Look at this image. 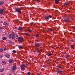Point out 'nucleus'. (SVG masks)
<instances>
[{
	"mask_svg": "<svg viewBox=\"0 0 75 75\" xmlns=\"http://www.w3.org/2000/svg\"><path fill=\"white\" fill-rule=\"evenodd\" d=\"M57 72L58 74H62V72H63V71L60 70V69H59L57 71Z\"/></svg>",
	"mask_w": 75,
	"mask_h": 75,
	"instance_id": "423d86ee",
	"label": "nucleus"
},
{
	"mask_svg": "<svg viewBox=\"0 0 75 75\" xmlns=\"http://www.w3.org/2000/svg\"><path fill=\"white\" fill-rule=\"evenodd\" d=\"M58 67H59V68H61V67L59 66H58Z\"/></svg>",
	"mask_w": 75,
	"mask_h": 75,
	"instance_id": "37998d69",
	"label": "nucleus"
},
{
	"mask_svg": "<svg viewBox=\"0 0 75 75\" xmlns=\"http://www.w3.org/2000/svg\"><path fill=\"white\" fill-rule=\"evenodd\" d=\"M74 45H71V49H74Z\"/></svg>",
	"mask_w": 75,
	"mask_h": 75,
	"instance_id": "bb28decb",
	"label": "nucleus"
},
{
	"mask_svg": "<svg viewBox=\"0 0 75 75\" xmlns=\"http://www.w3.org/2000/svg\"><path fill=\"white\" fill-rule=\"evenodd\" d=\"M30 74H31V73H30V72H28L27 73V75H30Z\"/></svg>",
	"mask_w": 75,
	"mask_h": 75,
	"instance_id": "7c9ffc66",
	"label": "nucleus"
},
{
	"mask_svg": "<svg viewBox=\"0 0 75 75\" xmlns=\"http://www.w3.org/2000/svg\"><path fill=\"white\" fill-rule=\"evenodd\" d=\"M46 31H50V29L49 28H47L46 30Z\"/></svg>",
	"mask_w": 75,
	"mask_h": 75,
	"instance_id": "b1692460",
	"label": "nucleus"
},
{
	"mask_svg": "<svg viewBox=\"0 0 75 75\" xmlns=\"http://www.w3.org/2000/svg\"><path fill=\"white\" fill-rule=\"evenodd\" d=\"M25 35H29V36H30V34H28V33H26Z\"/></svg>",
	"mask_w": 75,
	"mask_h": 75,
	"instance_id": "a878e982",
	"label": "nucleus"
},
{
	"mask_svg": "<svg viewBox=\"0 0 75 75\" xmlns=\"http://www.w3.org/2000/svg\"><path fill=\"white\" fill-rule=\"evenodd\" d=\"M18 40L19 42H21L23 41V38L22 37H19L18 38Z\"/></svg>",
	"mask_w": 75,
	"mask_h": 75,
	"instance_id": "20e7f679",
	"label": "nucleus"
},
{
	"mask_svg": "<svg viewBox=\"0 0 75 75\" xmlns=\"http://www.w3.org/2000/svg\"><path fill=\"white\" fill-rule=\"evenodd\" d=\"M51 31H53V29H51L49 30V32H51Z\"/></svg>",
	"mask_w": 75,
	"mask_h": 75,
	"instance_id": "c756f323",
	"label": "nucleus"
},
{
	"mask_svg": "<svg viewBox=\"0 0 75 75\" xmlns=\"http://www.w3.org/2000/svg\"><path fill=\"white\" fill-rule=\"evenodd\" d=\"M18 35H17V34H16V38H18Z\"/></svg>",
	"mask_w": 75,
	"mask_h": 75,
	"instance_id": "2f4dec72",
	"label": "nucleus"
},
{
	"mask_svg": "<svg viewBox=\"0 0 75 75\" xmlns=\"http://www.w3.org/2000/svg\"><path fill=\"white\" fill-rule=\"evenodd\" d=\"M18 48L19 49H22L23 47L22 46H18Z\"/></svg>",
	"mask_w": 75,
	"mask_h": 75,
	"instance_id": "aec40b11",
	"label": "nucleus"
},
{
	"mask_svg": "<svg viewBox=\"0 0 75 75\" xmlns=\"http://www.w3.org/2000/svg\"><path fill=\"white\" fill-rule=\"evenodd\" d=\"M12 52L13 53H16V52H17V51L16 50H13Z\"/></svg>",
	"mask_w": 75,
	"mask_h": 75,
	"instance_id": "393cba45",
	"label": "nucleus"
},
{
	"mask_svg": "<svg viewBox=\"0 0 75 75\" xmlns=\"http://www.w3.org/2000/svg\"><path fill=\"white\" fill-rule=\"evenodd\" d=\"M12 34L13 35V36L11 34H9V35L8 36L9 38H11L12 39H14V38H15V37H14V35H15V34H14V32H12Z\"/></svg>",
	"mask_w": 75,
	"mask_h": 75,
	"instance_id": "f257e3e1",
	"label": "nucleus"
},
{
	"mask_svg": "<svg viewBox=\"0 0 75 75\" xmlns=\"http://www.w3.org/2000/svg\"><path fill=\"white\" fill-rule=\"evenodd\" d=\"M74 30H75V27L74 28Z\"/></svg>",
	"mask_w": 75,
	"mask_h": 75,
	"instance_id": "a18cd8bd",
	"label": "nucleus"
},
{
	"mask_svg": "<svg viewBox=\"0 0 75 75\" xmlns=\"http://www.w3.org/2000/svg\"><path fill=\"white\" fill-rule=\"evenodd\" d=\"M3 51V49H0V52H2Z\"/></svg>",
	"mask_w": 75,
	"mask_h": 75,
	"instance_id": "4be33fe9",
	"label": "nucleus"
},
{
	"mask_svg": "<svg viewBox=\"0 0 75 75\" xmlns=\"http://www.w3.org/2000/svg\"><path fill=\"white\" fill-rule=\"evenodd\" d=\"M37 51L38 52L39 51V49L37 48Z\"/></svg>",
	"mask_w": 75,
	"mask_h": 75,
	"instance_id": "58836bf2",
	"label": "nucleus"
},
{
	"mask_svg": "<svg viewBox=\"0 0 75 75\" xmlns=\"http://www.w3.org/2000/svg\"><path fill=\"white\" fill-rule=\"evenodd\" d=\"M64 5H66V6H68L69 5V4L67 2H66L64 4Z\"/></svg>",
	"mask_w": 75,
	"mask_h": 75,
	"instance_id": "f3484780",
	"label": "nucleus"
},
{
	"mask_svg": "<svg viewBox=\"0 0 75 75\" xmlns=\"http://www.w3.org/2000/svg\"><path fill=\"white\" fill-rule=\"evenodd\" d=\"M3 40H7V38H6V37H4L3 38H2Z\"/></svg>",
	"mask_w": 75,
	"mask_h": 75,
	"instance_id": "412c9836",
	"label": "nucleus"
},
{
	"mask_svg": "<svg viewBox=\"0 0 75 75\" xmlns=\"http://www.w3.org/2000/svg\"><path fill=\"white\" fill-rule=\"evenodd\" d=\"M35 47H39L40 45V43H35Z\"/></svg>",
	"mask_w": 75,
	"mask_h": 75,
	"instance_id": "1a4fd4ad",
	"label": "nucleus"
},
{
	"mask_svg": "<svg viewBox=\"0 0 75 75\" xmlns=\"http://www.w3.org/2000/svg\"><path fill=\"white\" fill-rule=\"evenodd\" d=\"M21 70H25V68L26 67L25 64H22L21 66Z\"/></svg>",
	"mask_w": 75,
	"mask_h": 75,
	"instance_id": "7ed1b4c3",
	"label": "nucleus"
},
{
	"mask_svg": "<svg viewBox=\"0 0 75 75\" xmlns=\"http://www.w3.org/2000/svg\"><path fill=\"white\" fill-rule=\"evenodd\" d=\"M14 75H16V74H14Z\"/></svg>",
	"mask_w": 75,
	"mask_h": 75,
	"instance_id": "09e8293b",
	"label": "nucleus"
},
{
	"mask_svg": "<svg viewBox=\"0 0 75 75\" xmlns=\"http://www.w3.org/2000/svg\"><path fill=\"white\" fill-rule=\"evenodd\" d=\"M4 24L5 25H6L7 26L8 25L7 23H6V22L4 23Z\"/></svg>",
	"mask_w": 75,
	"mask_h": 75,
	"instance_id": "6ab92c4d",
	"label": "nucleus"
},
{
	"mask_svg": "<svg viewBox=\"0 0 75 75\" xmlns=\"http://www.w3.org/2000/svg\"><path fill=\"white\" fill-rule=\"evenodd\" d=\"M55 2L56 4H58L59 2V0H55Z\"/></svg>",
	"mask_w": 75,
	"mask_h": 75,
	"instance_id": "f8f14e48",
	"label": "nucleus"
},
{
	"mask_svg": "<svg viewBox=\"0 0 75 75\" xmlns=\"http://www.w3.org/2000/svg\"><path fill=\"white\" fill-rule=\"evenodd\" d=\"M9 75H11V74H9Z\"/></svg>",
	"mask_w": 75,
	"mask_h": 75,
	"instance_id": "de8ad7c7",
	"label": "nucleus"
},
{
	"mask_svg": "<svg viewBox=\"0 0 75 75\" xmlns=\"http://www.w3.org/2000/svg\"><path fill=\"white\" fill-rule=\"evenodd\" d=\"M16 69V66H13L12 68L11 69V71L12 72H14Z\"/></svg>",
	"mask_w": 75,
	"mask_h": 75,
	"instance_id": "f03ea898",
	"label": "nucleus"
},
{
	"mask_svg": "<svg viewBox=\"0 0 75 75\" xmlns=\"http://www.w3.org/2000/svg\"><path fill=\"white\" fill-rule=\"evenodd\" d=\"M2 64L3 65H6V62L5 61H2Z\"/></svg>",
	"mask_w": 75,
	"mask_h": 75,
	"instance_id": "ddd939ff",
	"label": "nucleus"
},
{
	"mask_svg": "<svg viewBox=\"0 0 75 75\" xmlns=\"http://www.w3.org/2000/svg\"><path fill=\"white\" fill-rule=\"evenodd\" d=\"M4 50H5V51H6V48H4Z\"/></svg>",
	"mask_w": 75,
	"mask_h": 75,
	"instance_id": "e433bc0d",
	"label": "nucleus"
},
{
	"mask_svg": "<svg viewBox=\"0 0 75 75\" xmlns=\"http://www.w3.org/2000/svg\"><path fill=\"white\" fill-rule=\"evenodd\" d=\"M62 57V56H60V57Z\"/></svg>",
	"mask_w": 75,
	"mask_h": 75,
	"instance_id": "49530a36",
	"label": "nucleus"
},
{
	"mask_svg": "<svg viewBox=\"0 0 75 75\" xmlns=\"http://www.w3.org/2000/svg\"><path fill=\"white\" fill-rule=\"evenodd\" d=\"M16 11L18 12V13H20V14L21 13V9L20 8H17L16 10Z\"/></svg>",
	"mask_w": 75,
	"mask_h": 75,
	"instance_id": "39448f33",
	"label": "nucleus"
},
{
	"mask_svg": "<svg viewBox=\"0 0 75 75\" xmlns=\"http://www.w3.org/2000/svg\"><path fill=\"white\" fill-rule=\"evenodd\" d=\"M9 62L10 64L13 63V62H14V61L13 59H10L9 61Z\"/></svg>",
	"mask_w": 75,
	"mask_h": 75,
	"instance_id": "9d476101",
	"label": "nucleus"
},
{
	"mask_svg": "<svg viewBox=\"0 0 75 75\" xmlns=\"http://www.w3.org/2000/svg\"><path fill=\"white\" fill-rule=\"evenodd\" d=\"M3 57V55H1L0 56V58H2Z\"/></svg>",
	"mask_w": 75,
	"mask_h": 75,
	"instance_id": "72a5a7b5",
	"label": "nucleus"
},
{
	"mask_svg": "<svg viewBox=\"0 0 75 75\" xmlns=\"http://www.w3.org/2000/svg\"><path fill=\"white\" fill-rule=\"evenodd\" d=\"M1 29H3V28H2V27H0V30H1Z\"/></svg>",
	"mask_w": 75,
	"mask_h": 75,
	"instance_id": "4c0bfd02",
	"label": "nucleus"
},
{
	"mask_svg": "<svg viewBox=\"0 0 75 75\" xmlns=\"http://www.w3.org/2000/svg\"><path fill=\"white\" fill-rule=\"evenodd\" d=\"M48 17H50V18H51L52 17V16L50 15Z\"/></svg>",
	"mask_w": 75,
	"mask_h": 75,
	"instance_id": "c9c22d12",
	"label": "nucleus"
},
{
	"mask_svg": "<svg viewBox=\"0 0 75 75\" xmlns=\"http://www.w3.org/2000/svg\"><path fill=\"white\" fill-rule=\"evenodd\" d=\"M69 55H67L66 57V58L67 59L68 58H69Z\"/></svg>",
	"mask_w": 75,
	"mask_h": 75,
	"instance_id": "5701e85b",
	"label": "nucleus"
},
{
	"mask_svg": "<svg viewBox=\"0 0 75 75\" xmlns=\"http://www.w3.org/2000/svg\"><path fill=\"white\" fill-rule=\"evenodd\" d=\"M4 3V1H0V5H3Z\"/></svg>",
	"mask_w": 75,
	"mask_h": 75,
	"instance_id": "4468645a",
	"label": "nucleus"
},
{
	"mask_svg": "<svg viewBox=\"0 0 75 75\" xmlns=\"http://www.w3.org/2000/svg\"><path fill=\"white\" fill-rule=\"evenodd\" d=\"M64 21L65 23H67V22H69V21H70V19L67 18L65 20H64Z\"/></svg>",
	"mask_w": 75,
	"mask_h": 75,
	"instance_id": "0eeeda50",
	"label": "nucleus"
},
{
	"mask_svg": "<svg viewBox=\"0 0 75 75\" xmlns=\"http://www.w3.org/2000/svg\"><path fill=\"white\" fill-rule=\"evenodd\" d=\"M38 52H39V53L41 52H40L39 50Z\"/></svg>",
	"mask_w": 75,
	"mask_h": 75,
	"instance_id": "79ce46f5",
	"label": "nucleus"
},
{
	"mask_svg": "<svg viewBox=\"0 0 75 75\" xmlns=\"http://www.w3.org/2000/svg\"><path fill=\"white\" fill-rule=\"evenodd\" d=\"M71 41H72V42H74V40H71Z\"/></svg>",
	"mask_w": 75,
	"mask_h": 75,
	"instance_id": "a19ab883",
	"label": "nucleus"
},
{
	"mask_svg": "<svg viewBox=\"0 0 75 75\" xmlns=\"http://www.w3.org/2000/svg\"><path fill=\"white\" fill-rule=\"evenodd\" d=\"M28 31H29V32H32V30L29 29H28Z\"/></svg>",
	"mask_w": 75,
	"mask_h": 75,
	"instance_id": "cd10ccee",
	"label": "nucleus"
},
{
	"mask_svg": "<svg viewBox=\"0 0 75 75\" xmlns=\"http://www.w3.org/2000/svg\"><path fill=\"white\" fill-rule=\"evenodd\" d=\"M18 30H20V31H23V28L20 27L18 28Z\"/></svg>",
	"mask_w": 75,
	"mask_h": 75,
	"instance_id": "9b49d317",
	"label": "nucleus"
},
{
	"mask_svg": "<svg viewBox=\"0 0 75 75\" xmlns=\"http://www.w3.org/2000/svg\"><path fill=\"white\" fill-rule=\"evenodd\" d=\"M45 19L46 21H48V20H49V19H50V18L48 17H47L45 18Z\"/></svg>",
	"mask_w": 75,
	"mask_h": 75,
	"instance_id": "2eb2a0df",
	"label": "nucleus"
},
{
	"mask_svg": "<svg viewBox=\"0 0 75 75\" xmlns=\"http://www.w3.org/2000/svg\"><path fill=\"white\" fill-rule=\"evenodd\" d=\"M32 60V61H34V58H33Z\"/></svg>",
	"mask_w": 75,
	"mask_h": 75,
	"instance_id": "ea45409f",
	"label": "nucleus"
},
{
	"mask_svg": "<svg viewBox=\"0 0 75 75\" xmlns=\"http://www.w3.org/2000/svg\"><path fill=\"white\" fill-rule=\"evenodd\" d=\"M4 9H1V10H0V13L1 14H3L4 13Z\"/></svg>",
	"mask_w": 75,
	"mask_h": 75,
	"instance_id": "6e6552de",
	"label": "nucleus"
},
{
	"mask_svg": "<svg viewBox=\"0 0 75 75\" xmlns=\"http://www.w3.org/2000/svg\"><path fill=\"white\" fill-rule=\"evenodd\" d=\"M6 57L7 58H10V55L9 54H7L6 55Z\"/></svg>",
	"mask_w": 75,
	"mask_h": 75,
	"instance_id": "a211bd4d",
	"label": "nucleus"
},
{
	"mask_svg": "<svg viewBox=\"0 0 75 75\" xmlns=\"http://www.w3.org/2000/svg\"><path fill=\"white\" fill-rule=\"evenodd\" d=\"M4 70V68H3L2 69H1L0 70V72H2L3 71V70Z\"/></svg>",
	"mask_w": 75,
	"mask_h": 75,
	"instance_id": "dca6fc26",
	"label": "nucleus"
},
{
	"mask_svg": "<svg viewBox=\"0 0 75 75\" xmlns=\"http://www.w3.org/2000/svg\"><path fill=\"white\" fill-rule=\"evenodd\" d=\"M37 3H38V2H40V0H36Z\"/></svg>",
	"mask_w": 75,
	"mask_h": 75,
	"instance_id": "c85d7f7f",
	"label": "nucleus"
},
{
	"mask_svg": "<svg viewBox=\"0 0 75 75\" xmlns=\"http://www.w3.org/2000/svg\"><path fill=\"white\" fill-rule=\"evenodd\" d=\"M51 55H52V54L51 53H50L48 55V56H51Z\"/></svg>",
	"mask_w": 75,
	"mask_h": 75,
	"instance_id": "473e14b6",
	"label": "nucleus"
},
{
	"mask_svg": "<svg viewBox=\"0 0 75 75\" xmlns=\"http://www.w3.org/2000/svg\"><path fill=\"white\" fill-rule=\"evenodd\" d=\"M39 35V34H38V35H37V34H36V37H38V36Z\"/></svg>",
	"mask_w": 75,
	"mask_h": 75,
	"instance_id": "f704fd0d",
	"label": "nucleus"
},
{
	"mask_svg": "<svg viewBox=\"0 0 75 75\" xmlns=\"http://www.w3.org/2000/svg\"><path fill=\"white\" fill-rule=\"evenodd\" d=\"M52 48L53 49H54V47H52Z\"/></svg>",
	"mask_w": 75,
	"mask_h": 75,
	"instance_id": "c03bdc74",
	"label": "nucleus"
}]
</instances>
